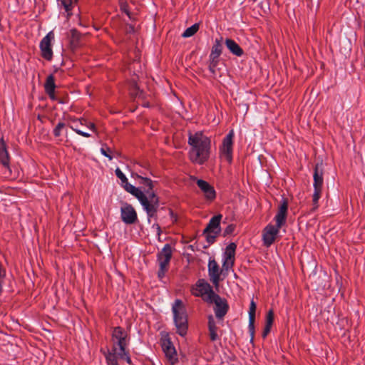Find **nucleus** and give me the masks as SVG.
I'll return each mask as SVG.
<instances>
[{
	"instance_id": "obj_1",
	"label": "nucleus",
	"mask_w": 365,
	"mask_h": 365,
	"mask_svg": "<svg viewBox=\"0 0 365 365\" xmlns=\"http://www.w3.org/2000/svg\"><path fill=\"white\" fill-rule=\"evenodd\" d=\"M190 160L196 164L203 165L210 158L211 149V140L202 132L190 133L188 137Z\"/></svg>"
},
{
	"instance_id": "obj_2",
	"label": "nucleus",
	"mask_w": 365,
	"mask_h": 365,
	"mask_svg": "<svg viewBox=\"0 0 365 365\" xmlns=\"http://www.w3.org/2000/svg\"><path fill=\"white\" fill-rule=\"evenodd\" d=\"M130 338L128 333L121 327L113 328L111 334L112 346L107 351L101 350L105 356L107 365H119L116 361L115 356L117 353L128 349Z\"/></svg>"
},
{
	"instance_id": "obj_3",
	"label": "nucleus",
	"mask_w": 365,
	"mask_h": 365,
	"mask_svg": "<svg viewBox=\"0 0 365 365\" xmlns=\"http://www.w3.org/2000/svg\"><path fill=\"white\" fill-rule=\"evenodd\" d=\"M132 177L138 180V183L143 187L140 188L143 192L144 196L146 197L149 205L153 207V210L150 213H146L150 220V218H157V212L160 206V198L153 191L154 182L148 178L135 173Z\"/></svg>"
},
{
	"instance_id": "obj_4",
	"label": "nucleus",
	"mask_w": 365,
	"mask_h": 365,
	"mask_svg": "<svg viewBox=\"0 0 365 365\" xmlns=\"http://www.w3.org/2000/svg\"><path fill=\"white\" fill-rule=\"evenodd\" d=\"M172 312L176 332L180 336H185L187 333L188 320L186 308L181 299L175 300L172 306Z\"/></svg>"
},
{
	"instance_id": "obj_5",
	"label": "nucleus",
	"mask_w": 365,
	"mask_h": 365,
	"mask_svg": "<svg viewBox=\"0 0 365 365\" xmlns=\"http://www.w3.org/2000/svg\"><path fill=\"white\" fill-rule=\"evenodd\" d=\"M115 175L121 180L122 186L125 190L130 193L139 200L146 213H150L154 208L152 205H149L140 187H136L129 183L128 178L120 168H117L115 170Z\"/></svg>"
},
{
	"instance_id": "obj_6",
	"label": "nucleus",
	"mask_w": 365,
	"mask_h": 365,
	"mask_svg": "<svg viewBox=\"0 0 365 365\" xmlns=\"http://www.w3.org/2000/svg\"><path fill=\"white\" fill-rule=\"evenodd\" d=\"M173 255V249L170 244H165L161 251L157 255V261L159 264L158 277L163 279L168 272L170 262Z\"/></svg>"
},
{
	"instance_id": "obj_7",
	"label": "nucleus",
	"mask_w": 365,
	"mask_h": 365,
	"mask_svg": "<svg viewBox=\"0 0 365 365\" xmlns=\"http://www.w3.org/2000/svg\"><path fill=\"white\" fill-rule=\"evenodd\" d=\"M222 217V215L221 214L213 216L203 231L206 240L210 245L215 242L216 237L221 232L220 222Z\"/></svg>"
},
{
	"instance_id": "obj_8",
	"label": "nucleus",
	"mask_w": 365,
	"mask_h": 365,
	"mask_svg": "<svg viewBox=\"0 0 365 365\" xmlns=\"http://www.w3.org/2000/svg\"><path fill=\"white\" fill-rule=\"evenodd\" d=\"M192 294L195 297H200L203 301L207 303L216 293L207 281L200 279L192 288Z\"/></svg>"
},
{
	"instance_id": "obj_9",
	"label": "nucleus",
	"mask_w": 365,
	"mask_h": 365,
	"mask_svg": "<svg viewBox=\"0 0 365 365\" xmlns=\"http://www.w3.org/2000/svg\"><path fill=\"white\" fill-rule=\"evenodd\" d=\"M235 133L233 130L229 131L223 138L222 145L220 147V156L228 163H232L233 158V139Z\"/></svg>"
},
{
	"instance_id": "obj_10",
	"label": "nucleus",
	"mask_w": 365,
	"mask_h": 365,
	"mask_svg": "<svg viewBox=\"0 0 365 365\" xmlns=\"http://www.w3.org/2000/svg\"><path fill=\"white\" fill-rule=\"evenodd\" d=\"M236 248V244L231 242L226 247L222 255V270L225 272L232 269L235 264Z\"/></svg>"
},
{
	"instance_id": "obj_11",
	"label": "nucleus",
	"mask_w": 365,
	"mask_h": 365,
	"mask_svg": "<svg viewBox=\"0 0 365 365\" xmlns=\"http://www.w3.org/2000/svg\"><path fill=\"white\" fill-rule=\"evenodd\" d=\"M162 349L170 365H175L178 363V357L176 349L170 338L163 339L161 342Z\"/></svg>"
},
{
	"instance_id": "obj_12",
	"label": "nucleus",
	"mask_w": 365,
	"mask_h": 365,
	"mask_svg": "<svg viewBox=\"0 0 365 365\" xmlns=\"http://www.w3.org/2000/svg\"><path fill=\"white\" fill-rule=\"evenodd\" d=\"M53 40L54 34L51 31L42 38L39 44L41 56L47 61H51L53 58L51 42Z\"/></svg>"
},
{
	"instance_id": "obj_13",
	"label": "nucleus",
	"mask_w": 365,
	"mask_h": 365,
	"mask_svg": "<svg viewBox=\"0 0 365 365\" xmlns=\"http://www.w3.org/2000/svg\"><path fill=\"white\" fill-rule=\"evenodd\" d=\"M207 303L215 304L214 312L217 319H222L228 312L229 305L227 300L221 298L217 294H215Z\"/></svg>"
},
{
	"instance_id": "obj_14",
	"label": "nucleus",
	"mask_w": 365,
	"mask_h": 365,
	"mask_svg": "<svg viewBox=\"0 0 365 365\" xmlns=\"http://www.w3.org/2000/svg\"><path fill=\"white\" fill-rule=\"evenodd\" d=\"M120 217L127 225L135 224L138 221V215L132 205L124 202L120 208Z\"/></svg>"
},
{
	"instance_id": "obj_15",
	"label": "nucleus",
	"mask_w": 365,
	"mask_h": 365,
	"mask_svg": "<svg viewBox=\"0 0 365 365\" xmlns=\"http://www.w3.org/2000/svg\"><path fill=\"white\" fill-rule=\"evenodd\" d=\"M207 267L210 281L215 287H217L221 280L220 275L225 271L222 270V268H220L219 264L215 259L210 258Z\"/></svg>"
},
{
	"instance_id": "obj_16",
	"label": "nucleus",
	"mask_w": 365,
	"mask_h": 365,
	"mask_svg": "<svg viewBox=\"0 0 365 365\" xmlns=\"http://www.w3.org/2000/svg\"><path fill=\"white\" fill-rule=\"evenodd\" d=\"M280 228L277 225L274 226L270 224L265 227L263 230L262 238L264 245L266 247H269L274 243Z\"/></svg>"
},
{
	"instance_id": "obj_17",
	"label": "nucleus",
	"mask_w": 365,
	"mask_h": 365,
	"mask_svg": "<svg viewBox=\"0 0 365 365\" xmlns=\"http://www.w3.org/2000/svg\"><path fill=\"white\" fill-rule=\"evenodd\" d=\"M288 210V202L287 199L283 198L278 207V211L274 217L276 225L278 227H282L286 223Z\"/></svg>"
},
{
	"instance_id": "obj_18",
	"label": "nucleus",
	"mask_w": 365,
	"mask_h": 365,
	"mask_svg": "<svg viewBox=\"0 0 365 365\" xmlns=\"http://www.w3.org/2000/svg\"><path fill=\"white\" fill-rule=\"evenodd\" d=\"M197 185L204 194L205 198L208 201H213L216 197V192L213 186L207 181L197 180Z\"/></svg>"
},
{
	"instance_id": "obj_19",
	"label": "nucleus",
	"mask_w": 365,
	"mask_h": 365,
	"mask_svg": "<svg viewBox=\"0 0 365 365\" xmlns=\"http://www.w3.org/2000/svg\"><path fill=\"white\" fill-rule=\"evenodd\" d=\"M10 158L7 150L6 143L2 137L0 139V163L5 167L10 173L11 169L9 167Z\"/></svg>"
},
{
	"instance_id": "obj_20",
	"label": "nucleus",
	"mask_w": 365,
	"mask_h": 365,
	"mask_svg": "<svg viewBox=\"0 0 365 365\" xmlns=\"http://www.w3.org/2000/svg\"><path fill=\"white\" fill-rule=\"evenodd\" d=\"M324 171L319 164H317L314 169V174H313V178H314V189H321L322 190L323 187V183H324Z\"/></svg>"
},
{
	"instance_id": "obj_21",
	"label": "nucleus",
	"mask_w": 365,
	"mask_h": 365,
	"mask_svg": "<svg viewBox=\"0 0 365 365\" xmlns=\"http://www.w3.org/2000/svg\"><path fill=\"white\" fill-rule=\"evenodd\" d=\"M58 6L66 13V18L68 19L73 15V9L76 4V0H57Z\"/></svg>"
},
{
	"instance_id": "obj_22",
	"label": "nucleus",
	"mask_w": 365,
	"mask_h": 365,
	"mask_svg": "<svg viewBox=\"0 0 365 365\" xmlns=\"http://www.w3.org/2000/svg\"><path fill=\"white\" fill-rule=\"evenodd\" d=\"M208 322H207V327H208V331H209V337L211 341H215L217 339H219V336L217 334V329L218 327H217L216 322L215 321L214 317L212 315H210L207 317Z\"/></svg>"
},
{
	"instance_id": "obj_23",
	"label": "nucleus",
	"mask_w": 365,
	"mask_h": 365,
	"mask_svg": "<svg viewBox=\"0 0 365 365\" xmlns=\"http://www.w3.org/2000/svg\"><path fill=\"white\" fill-rule=\"evenodd\" d=\"M225 45L233 55L240 57L244 54L243 49L234 40L227 38L225 40Z\"/></svg>"
},
{
	"instance_id": "obj_24",
	"label": "nucleus",
	"mask_w": 365,
	"mask_h": 365,
	"mask_svg": "<svg viewBox=\"0 0 365 365\" xmlns=\"http://www.w3.org/2000/svg\"><path fill=\"white\" fill-rule=\"evenodd\" d=\"M222 39V38L215 39L209 57H212V58H219L222 51V45L221 43Z\"/></svg>"
},
{
	"instance_id": "obj_25",
	"label": "nucleus",
	"mask_w": 365,
	"mask_h": 365,
	"mask_svg": "<svg viewBox=\"0 0 365 365\" xmlns=\"http://www.w3.org/2000/svg\"><path fill=\"white\" fill-rule=\"evenodd\" d=\"M55 78L53 74H50L47 76L46 82L44 83V91L46 94H51L52 91H55Z\"/></svg>"
},
{
	"instance_id": "obj_26",
	"label": "nucleus",
	"mask_w": 365,
	"mask_h": 365,
	"mask_svg": "<svg viewBox=\"0 0 365 365\" xmlns=\"http://www.w3.org/2000/svg\"><path fill=\"white\" fill-rule=\"evenodd\" d=\"M115 356L116 361L118 362V359H124L128 364H132V360L130 356L128 349L125 351H122L120 352L117 353L116 355H115Z\"/></svg>"
},
{
	"instance_id": "obj_27",
	"label": "nucleus",
	"mask_w": 365,
	"mask_h": 365,
	"mask_svg": "<svg viewBox=\"0 0 365 365\" xmlns=\"http://www.w3.org/2000/svg\"><path fill=\"white\" fill-rule=\"evenodd\" d=\"M198 30H199V24H195L192 26H191L190 27L186 29L185 31L182 34V36L184 38L191 37L193 35H195L197 32Z\"/></svg>"
},
{
	"instance_id": "obj_28",
	"label": "nucleus",
	"mask_w": 365,
	"mask_h": 365,
	"mask_svg": "<svg viewBox=\"0 0 365 365\" xmlns=\"http://www.w3.org/2000/svg\"><path fill=\"white\" fill-rule=\"evenodd\" d=\"M70 38H71V43L72 45H77L80 41L81 38V34L80 32L76 29H72L70 31Z\"/></svg>"
},
{
	"instance_id": "obj_29",
	"label": "nucleus",
	"mask_w": 365,
	"mask_h": 365,
	"mask_svg": "<svg viewBox=\"0 0 365 365\" xmlns=\"http://www.w3.org/2000/svg\"><path fill=\"white\" fill-rule=\"evenodd\" d=\"M322 190L321 189H314V193L312 196V202H313V210H315L318 208V202L321 197Z\"/></svg>"
},
{
	"instance_id": "obj_30",
	"label": "nucleus",
	"mask_w": 365,
	"mask_h": 365,
	"mask_svg": "<svg viewBox=\"0 0 365 365\" xmlns=\"http://www.w3.org/2000/svg\"><path fill=\"white\" fill-rule=\"evenodd\" d=\"M100 151L103 155L108 158L110 160H113V157L111 155L112 150L106 144H103L102 145Z\"/></svg>"
},
{
	"instance_id": "obj_31",
	"label": "nucleus",
	"mask_w": 365,
	"mask_h": 365,
	"mask_svg": "<svg viewBox=\"0 0 365 365\" xmlns=\"http://www.w3.org/2000/svg\"><path fill=\"white\" fill-rule=\"evenodd\" d=\"M255 319L249 318V324H248V329L250 334V342H254V338H255Z\"/></svg>"
},
{
	"instance_id": "obj_32",
	"label": "nucleus",
	"mask_w": 365,
	"mask_h": 365,
	"mask_svg": "<svg viewBox=\"0 0 365 365\" xmlns=\"http://www.w3.org/2000/svg\"><path fill=\"white\" fill-rule=\"evenodd\" d=\"M219 58H212L209 57V70L212 74H215L216 67L218 64Z\"/></svg>"
},
{
	"instance_id": "obj_33",
	"label": "nucleus",
	"mask_w": 365,
	"mask_h": 365,
	"mask_svg": "<svg viewBox=\"0 0 365 365\" xmlns=\"http://www.w3.org/2000/svg\"><path fill=\"white\" fill-rule=\"evenodd\" d=\"M66 124L63 122H59L56 125L53 130V133L55 137H59L61 135L62 130L65 128Z\"/></svg>"
},
{
	"instance_id": "obj_34",
	"label": "nucleus",
	"mask_w": 365,
	"mask_h": 365,
	"mask_svg": "<svg viewBox=\"0 0 365 365\" xmlns=\"http://www.w3.org/2000/svg\"><path fill=\"white\" fill-rule=\"evenodd\" d=\"M273 322H274V312L272 309H269L266 315L265 326L272 328Z\"/></svg>"
},
{
	"instance_id": "obj_35",
	"label": "nucleus",
	"mask_w": 365,
	"mask_h": 365,
	"mask_svg": "<svg viewBox=\"0 0 365 365\" xmlns=\"http://www.w3.org/2000/svg\"><path fill=\"white\" fill-rule=\"evenodd\" d=\"M120 11L125 13L130 19L131 18L129 6L125 1L121 0L120 1Z\"/></svg>"
},
{
	"instance_id": "obj_36",
	"label": "nucleus",
	"mask_w": 365,
	"mask_h": 365,
	"mask_svg": "<svg viewBox=\"0 0 365 365\" xmlns=\"http://www.w3.org/2000/svg\"><path fill=\"white\" fill-rule=\"evenodd\" d=\"M130 93L133 97H137L140 95V93H141V91L139 90V88L138 87V85L135 82H133L131 83Z\"/></svg>"
},
{
	"instance_id": "obj_37",
	"label": "nucleus",
	"mask_w": 365,
	"mask_h": 365,
	"mask_svg": "<svg viewBox=\"0 0 365 365\" xmlns=\"http://www.w3.org/2000/svg\"><path fill=\"white\" fill-rule=\"evenodd\" d=\"M73 125H70V128L73 130L75 131L77 134L83 136V137H85V138H88L91 136V135L88 133H86V132H83L82 130H81L80 129H78V125L76 124L77 123H73Z\"/></svg>"
},
{
	"instance_id": "obj_38",
	"label": "nucleus",
	"mask_w": 365,
	"mask_h": 365,
	"mask_svg": "<svg viewBox=\"0 0 365 365\" xmlns=\"http://www.w3.org/2000/svg\"><path fill=\"white\" fill-rule=\"evenodd\" d=\"M6 277V269L0 264V295L3 291V284Z\"/></svg>"
},
{
	"instance_id": "obj_39",
	"label": "nucleus",
	"mask_w": 365,
	"mask_h": 365,
	"mask_svg": "<svg viewBox=\"0 0 365 365\" xmlns=\"http://www.w3.org/2000/svg\"><path fill=\"white\" fill-rule=\"evenodd\" d=\"M256 307V303L254 302V300H252L249 309V318L255 319Z\"/></svg>"
},
{
	"instance_id": "obj_40",
	"label": "nucleus",
	"mask_w": 365,
	"mask_h": 365,
	"mask_svg": "<svg viewBox=\"0 0 365 365\" xmlns=\"http://www.w3.org/2000/svg\"><path fill=\"white\" fill-rule=\"evenodd\" d=\"M235 230V225L233 224H230L227 226V227L224 230V236L232 235Z\"/></svg>"
},
{
	"instance_id": "obj_41",
	"label": "nucleus",
	"mask_w": 365,
	"mask_h": 365,
	"mask_svg": "<svg viewBox=\"0 0 365 365\" xmlns=\"http://www.w3.org/2000/svg\"><path fill=\"white\" fill-rule=\"evenodd\" d=\"M71 120L73 123H79L81 125L87 126L88 120L86 118H71Z\"/></svg>"
},
{
	"instance_id": "obj_42",
	"label": "nucleus",
	"mask_w": 365,
	"mask_h": 365,
	"mask_svg": "<svg viewBox=\"0 0 365 365\" xmlns=\"http://www.w3.org/2000/svg\"><path fill=\"white\" fill-rule=\"evenodd\" d=\"M271 331V327H266L264 326V330H263V332H262V337L264 339L267 337V336L268 335V334Z\"/></svg>"
},
{
	"instance_id": "obj_43",
	"label": "nucleus",
	"mask_w": 365,
	"mask_h": 365,
	"mask_svg": "<svg viewBox=\"0 0 365 365\" xmlns=\"http://www.w3.org/2000/svg\"><path fill=\"white\" fill-rule=\"evenodd\" d=\"M153 227H155L156 229L157 234L158 236H160L162 232L160 226L158 223H155V224H153Z\"/></svg>"
},
{
	"instance_id": "obj_44",
	"label": "nucleus",
	"mask_w": 365,
	"mask_h": 365,
	"mask_svg": "<svg viewBox=\"0 0 365 365\" xmlns=\"http://www.w3.org/2000/svg\"><path fill=\"white\" fill-rule=\"evenodd\" d=\"M86 127H88L89 129H91V130H93L94 132L96 131V125L93 123L88 122Z\"/></svg>"
},
{
	"instance_id": "obj_45",
	"label": "nucleus",
	"mask_w": 365,
	"mask_h": 365,
	"mask_svg": "<svg viewBox=\"0 0 365 365\" xmlns=\"http://www.w3.org/2000/svg\"><path fill=\"white\" fill-rule=\"evenodd\" d=\"M47 95L51 100H53V101L56 100V95H55V91H52L51 94H47Z\"/></svg>"
},
{
	"instance_id": "obj_46",
	"label": "nucleus",
	"mask_w": 365,
	"mask_h": 365,
	"mask_svg": "<svg viewBox=\"0 0 365 365\" xmlns=\"http://www.w3.org/2000/svg\"><path fill=\"white\" fill-rule=\"evenodd\" d=\"M169 212H170V214L171 217H174L175 218V221L176 220V217H174V213H173V210L170 209Z\"/></svg>"
},
{
	"instance_id": "obj_47",
	"label": "nucleus",
	"mask_w": 365,
	"mask_h": 365,
	"mask_svg": "<svg viewBox=\"0 0 365 365\" xmlns=\"http://www.w3.org/2000/svg\"><path fill=\"white\" fill-rule=\"evenodd\" d=\"M129 29H130V30H129V32H133V31H134V27H133V26H129Z\"/></svg>"
},
{
	"instance_id": "obj_48",
	"label": "nucleus",
	"mask_w": 365,
	"mask_h": 365,
	"mask_svg": "<svg viewBox=\"0 0 365 365\" xmlns=\"http://www.w3.org/2000/svg\"><path fill=\"white\" fill-rule=\"evenodd\" d=\"M143 106H144V107H148V106H149V105H148V103H145V104H143Z\"/></svg>"
}]
</instances>
